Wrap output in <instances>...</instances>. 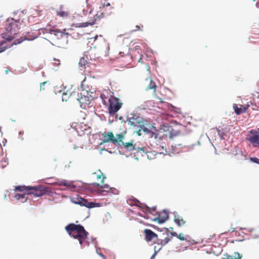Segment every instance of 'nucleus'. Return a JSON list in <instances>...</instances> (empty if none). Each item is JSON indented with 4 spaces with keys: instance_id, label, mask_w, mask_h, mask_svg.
Instances as JSON below:
<instances>
[{
    "instance_id": "16",
    "label": "nucleus",
    "mask_w": 259,
    "mask_h": 259,
    "mask_svg": "<svg viewBox=\"0 0 259 259\" xmlns=\"http://www.w3.org/2000/svg\"><path fill=\"white\" fill-rule=\"evenodd\" d=\"M217 130L218 132V134L222 140L225 139L224 136H226V134L229 132V130H228L227 127L222 128L221 129L217 128Z\"/></svg>"
},
{
    "instance_id": "19",
    "label": "nucleus",
    "mask_w": 259,
    "mask_h": 259,
    "mask_svg": "<svg viewBox=\"0 0 259 259\" xmlns=\"http://www.w3.org/2000/svg\"><path fill=\"white\" fill-rule=\"evenodd\" d=\"M96 19L95 18L91 22H86L83 23H78L76 26V27H86L90 25L92 26L96 23Z\"/></svg>"
},
{
    "instance_id": "29",
    "label": "nucleus",
    "mask_w": 259,
    "mask_h": 259,
    "mask_svg": "<svg viewBox=\"0 0 259 259\" xmlns=\"http://www.w3.org/2000/svg\"><path fill=\"white\" fill-rule=\"evenodd\" d=\"M86 63H87V61L84 57L81 58L78 63L79 67L85 68Z\"/></svg>"
},
{
    "instance_id": "42",
    "label": "nucleus",
    "mask_w": 259,
    "mask_h": 259,
    "mask_svg": "<svg viewBox=\"0 0 259 259\" xmlns=\"http://www.w3.org/2000/svg\"><path fill=\"white\" fill-rule=\"evenodd\" d=\"M150 135H151V136L152 137H154L155 139H156L157 137V134L155 132H154L152 131H151Z\"/></svg>"
},
{
    "instance_id": "7",
    "label": "nucleus",
    "mask_w": 259,
    "mask_h": 259,
    "mask_svg": "<svg viewBox=\"0 0 259 259\" xmlns=\"http://www.w3.org/2000/svg\"><path fill=\"white\" fill-rule=\"evenodd\" d=\"M86 94L87 95H85L84 93L82 94L81 93L80 94H78V97L77 99L81 104H89L90 102L93 99V97L89 94L88 91H87Z\"/></svg>"
},
{
    "instance_id": "47",
    "label": "nucleus",
    "mask_w": 259,
    "mask_h": 259,
    "mask_svg": "<svg viewBox=\"0 0 259 259\" xmlns=\"http://www.w3.org/2000/svg\"><path fill=\"white\" fill-rule=\"evenodd\" d=\"M46 83H47V82H43L40 83V90H44V88L43 87H44V85H45V84Z\"/></svg>"
},
{
    "instance_id": "11",
    "label": "nucleus",
    "mask_w": 259,
    "mask_h": 259,
    "mask_svg": "<svg viewBox=\"0 0 259 259\" xmlns=\"http://www.w3.org/2000/svg\"><path fill=\"white\" fill-rule=\"evenodd\" d=\"M174 222L178 225L179 227H181L186 223L185 221H184L182 217L180 216L178 212L176 211L174 212Z\"/></svg>"
},
{
    "instance_id": "43",
    "label": "nucleus",
    "mask_w": 259,
    "mask_h": 259,
    "mask_svg": "<svg viewBox=\"0 0 259 259\" xmlns=\"http://www.w3.org/2000/svg\"><path fill=\"white\" fill-rule=\"evenodd\" d=\"M116 136H117V139H118L119 140H122L124 138V136L122 134H117Z\"/></svg>"
},
{
    "instance_id": "25",
    "label": "nucleus",
    "mask_w": 259,
    "mask_h": 259,
    "mask_svg": "<svg viewBox=\"0 0 259 259\" xmlns=\"http://www.w3.org/2000/svg\"><path fill=\"white\" fill-rule=\"evenodd\" d=\"M53 184L55 185L63 186L66 187H68L69 186L67 181L65 180L58 181L57 182L53 183Z\"/></svg>"
},
{
    "instance_id": "33",
    "label": "nucleus",
    "mask_w": 259,
    "mask_h": 259,
    "mask_svg": "<svg viewBox=\"0 0 259 259\" xmlns=\"http://www.w3.org/2000/svg\"><path fill=\"white\" fill-rule=\"evenodd\" d=\"M144 206L145 207L146 210L145 211L147 212H150V210L152 209L153 211H155L156 209V206H153L152 208L149 207L146 204H144Z\"/></svg>"
},
{
    "instance_id": "12",
    "label": "nucleus",
    "mask_w": 259,
    "mask_h": 259,
    "mask_svg": "<svg viewBox=\"0 0 259 259\" xmlns=\"http://www.w3.org/2000/svg\"><path fill=\"white\" fill-rule=\"evenodd\" d=\"M144 233L145 239L148 241H151L153 238L157 237V235L150 229H145Z\"/></svg>"
},
{
    "instance_id": "2",
    "label": "nucleus",
    "mask_w": 259,
    "mask_h": 259,
    "mask_svg": "<svg viewBox=\"0 0 259 259\" xmlns=\"http://www.w3.org/2000/svg\"><path fill=\"white\" fill-rule=\"evenodd\" d=\"M15 191L25 192L27 194L33 195L36 197H40L46 194H49L51 192L44 185L37 186H17L15 187Z\"/></svg>"
},
{
    "instance_id": "35",
    "label": "nucleus",
    "mask_w": 259,
    "mask_h": 259,
    "mask_svg": "<svg viewBox=\"0 0 259 259\" xmlns=\"http://www.w3.org/2000/svg\"><path fill=\"white\" fill-rule=\"evenodd\" d=\"M250 160L254 163H256L259 165V158L254 157H250Z\"/></svg>"
},
{
    "instance_id": "63",
    "label": "nucleus",
    "mask_w": 259,
    "mask_h": 259,
    "mask_svg": "<svg viewBox=\"0 0 259 259\" xmlns=\"http://www.w3.org/2000/svg\"><path fill=\"white\" fill-rule=\"evenodd\" d=\"M105 179V177H103V179L102 180V182H103L104 181Z\"/></svg>"
},
{
    "instance_id": "13",
    "label": "nucleus",
    "mask_w": 259,
    "mask_h": 259,
    "mask_svg": "<svg viewBox=\"0 0 259 259\" xmlns=\"http://www.w3.org/2000/svg\"><path fill=\"white\" fill-rule=\"evenodd\" d=\"M90 185H93L95 187H100V186L99 183H93L92 184H86V183H83L80 187L81 188H82L84 190H87L90 192H94L93 189L90 187Z\"/></svg>"
},
{
    "instance_id": "44",
    "label": "nucleus",
    "mask_w": 259,
    "mask_h": 259,
    "mask_svg": "<svg viewBox=\"0 0 259 259\" xmlns=\"http://www.w3.org/2000/svg\"><path fill=\"white\" fill-rule=\"evenodd\" d=\"M240 230H246L248 232H252L253 231H254V229L253 228H240Z\"/></svg>"
},
{
    "instance_id": "24",
    "label": "nucleus",
    "mask_w": 259,
    "mask_h": 259,
    "mask_svg": "<svg viewBox=\"0 0 259 259\" xmlns=\"http://www.w3.org/2000/svg\"><path fill=\"white\" fill-rule=\"evenodd\" d=\"M151 227L154 229L156 230L157 231H159L160 232H163L165 231L164 233H163V234H166L167 235H168L169 233L168 232V229L166 228H159L158 227L156 226L155 225H151Z\"/></svg>"
},
{
    "instance_id": "18",
    "label": "nucleus",
    "mask_w": 259,
    "mask_h": 259,
    "mask_svg": "<svg viewBox=\"0 0 259 259\" xmlns=\"http://www.w3.org/2000/svg\"><path fill=\"white\" fill-rule=\"evenodd\" d=\"M109 188H111L109 185L108 184H104L103 185H101L100 186V189H99L97 191V193L99 194V195H106L107 193H109V191H107V190H102L104 188H106V189H109Z\"/></svg>"
},
{
    "instance_id": "38",
    "label": "nucleus",
    "mask_w": 259,
    "mask_h": 259,
    "mask_svg": "<svg viewBox=\"0 0 259 259\" xmlns=\"http://www.w3.org/2000/svg\"><path fill=\"white\" fill-rule=\"evenodd\" d=\"M109 190H111V192L114 194H118V190L113 187L109 188Z\"/></svg>"
},
{
    "instance_id": "10",
    "label": "nucleus",
    "mask_w": 259,
    "mask_h": 259,
    "mask_svg": "<svg viewBox=\"0 0 259 259\" xmlns=\"http://www.w3.org/2000/svg\"><path fill=\"white\" fill-rule=\"evenodd\" d=\"M71 202L76 204L79 205L81 206H85L87 208H89V205L90 204V202H89L87 199L78 196L75 198L71 199Z\"/></svg>"
},
{
    "instance_id": "49",
    "label": "nucleus",
    "mask_w": 259,
    "mask_h": 259,
    "mask_svg": "<svg viewBox=\"0 0 259 259\" xmlns=\"http://www.w3.org/2000/svg\"><path fill=\"white\" fill-rule=\"evenodd\" d=\"M96 252L102 258H104V255L102 253H100V252H99L98 251V249L96 248Z\"/></svg>"
},
{
    "instance_id": "58",
    "label": "nucleus",
    "mask_w": 259,
    "mask_h": 259,
    "mask_svg": "<svg viewBox=\"0 0 259 259\" xmlns=\"http://www.w3.org/2000/svg\"><path fill=\"white\" fill-rule=\"evenodd\" d=\"M229 231H231L232 232H234L235 231V229L234 228H231V230H230Z\"/></svg>"
},
{
    "instance_id": "64",
    "label": "nucleus",
    "mask_w": 259,
    "mask_h": 259,
    "mask_svg": "<svg viewBox=\"0 0 259 259\" xmlns=\"http://www.w3.org/2000/svg\"><path fill=\"white\" fill-rule=\"evenodd\" d=\"M136 27L137 28L136 30H138L140 28V27L138 25H137Z\"/></svg>"
},
{
    "instance_id": "14",
    "label": "nucleus",
    "mask_w": 259,
    "mask_h": 259,
    "mask_svg": "<svg viewBox=\"0 0 259 259\" xmlns=\"http://www.w3.org/2000/svg\"><path fill=\"white\" fill-rule=\"evenodd\" d=\"M168 212L166 209H163L160 216L159 224H163L168 219Z\"/></svg>"
},
{
    "instance_id": "55",
    "label": "nucleus",
    "mask_w": 259,
    "mask_h": 259,
    "mask_svg": "<svg viewBox=\"0 0 259 259\" xmlns=\"http://www.w3.org/2000/svg\"><path fill=\"white\" fill-rule=\"evenodd\" d=\"M71 161H69V162L68 165H66L65 166H66V167H67V168H69V167H70V164H71Z\"/></svg>"
},
{
    "instance_id": "45",
    "label": "nucleus",
    "mask_w": 259,
    "mask_h": 259,
    "mask_svg": "<svg viewBox=\"0 0 259 259\" xmlns=\"http://www.w3.org/2000/svg\"><path fill=\"white\" fill-rule=\"evenodd\" d=\"M135 130L136 131L137 134L138 136H141L142 135V130H141V128H137V130Z\"/></svg>"
},
{
    "instance_id": "50",
    "label": "nucleus",
    "mask_w": 259,
    "mask_h": 259,
    "mask_svg": "<svg viewBox=\"0 0 259 259\" xmlns=\"http://www.w3.org/2000/svg\"><path fill=\"white\" fill-rule=\"evenodd\" d=\"M170 234L172 237H177V235H178L177 233L175 232H171V233H170Z\"/></svg>"
},
{
    "instance_id": "1",
    "label": "nucleus",
    "mask_w": 259,
    "mask_h": 259,
    "mask_svg": "<svg viewBox=\"0 0 259 259\" xmlns=\"http://www.w3.org/2000/svg\"><path fill=\"white\" fill-rule=\"evenodd\" d=\"M65 229L70 236L78 240L81 246L88 239L89 233L84 229V227L80 224L77 225L70 223L67 225Z\"/></svg>"
},
{
    "instance_id": "32",
    "label": "nucleus",
    "mask_w": 259,
    "mask_h": 259,
    "mask_svg": "<svg viewBox=\"0 0 259 259\" xmlns=\"http://www.w3.org/2000/svg\"><path fill=\"white\" fill-rule=\"evenodd\" d=\"M70 94L67 93L63 92L62 93V100L63 101H67L69 97Z\"/></svg>"
},
{
    "instance_id": "6",
    "label": "nucleus",
    "mask_w": 259,
    "mask_h": 259,
    "mask_svg": "<svg viewBox=\"0 0 259 259\" xmlns=\"http://www.w3.org/2000/svg\"><path fill=\"white\" fill-rule=\"evenodd\" d=\"M124 148L129 151L137 150L138 152L142 151L144 153H147V152L146 148L144 147H140L136 144H133L132 142L125 143Z\"/></svg>"
},
{
    "instance_id": "4",
    "label": "nucleus",
    "mask_w": 259,
    "mask_h": 259,
    "mask_svg": "<svg viewBox=\"0 0 259 259\" xmlns=\"http://www.w3.org/2000/svg\"><path fill=\"white\" fill-rule=\"evenodd\" d=\"M126 122L128 125L133 126L135 130H137L139 126V125L146 122L142 117L137 115L134 113H131L126 117Z\"/></svg>"
},
{
    "instance_id": "28",
    "label": "nucleus",
    "mask_w": 259,
    "mask_h": 259,
    "mask_svg": "<svg viewBox=\"0 0 259 259\" xmlns=\"http://www.w3.org/2000/svg\"><path fill=\"white\" fill-rule=\"evenodd\" d=\"M33 39H34V38H31V39L27 38L25 36V37H24V38L23 39H15L14 41V42H13V44L16 45H18V44H21L24 40H27L30 41V40H33Z\"/></svg>"
},
{
    "instance_id": "46",
    "label": "nucleus",
    "mask_w": 259,
    "mask_h": 259,
    "mask_svg": "<svg viewBox=\"0 0 259 259\" xmlns=\"http://www.w3.org/2000/svg\"><path fill=\"white\" fill-rule=\"evenodd\" d=\"M161 249V247L157 251L155 250V252L154 254L151 256L150 259H154V257L156 255V254L157 253V252Z\"/></svg>"
},
{
    "instance_id": "40",
    "label": "nucleus",
    "mask_w": 259,
    "mask_h": 259,
    "mask_svg": "<svg viewBox=\"0 0 259 259\" xmlns=\"http://www.w3.org/2000/svg\"><path fill=\"white\" fill-rule=\"evenodd\" d=\"M116 119H119V120H121V123H125L126 122V120H123V118L122 116H119L118 117L117 115H116Z\"/></svg>"
},
{
    "instance_id": "34",
    "label": "nucleus",
    "mask_w": 259,
    "mask_h": 259,
    "mask_svg": "<svg viewBox=\"0 0 259 259\" xmlns=\"http://www.w3.org/2000/svg\"><path fill=\"white\" fill-rule=\"evenodd\" d=\"M57 15L62 17H67L68 15V13L67 12L61 11L58 12Z\"/></svg>"
},
{
    "instance_id": "60",
    "label": "nucleus",
    "mask_w": 259,
    "mask_h": 259,
    "mask_svg": "<svg viewBox=\"0 0 259 259\" xmlns=\"http://www.w3.org/2000/svg\"><path fill=\"white\" fill-rule=\"evenodd\" d=\"M134 201H135V202H138V203H140V201H139L138 199H136V198H134Z\"/></svg>"
},
{
    "instance_id": "54",
    "label": "nucleus",
    "mask_w": 259,
    "mask_h": 259,
    "mask_svg": "<svg viewBox=\"0 0 259 259\" xmlns=\"http://www.w3.org/2000/svg\"><path fill=\"white\" fill-rule=\"evenodd\" d=\"M110 6V3H108L106 5L104 4V5H103V7H108V6Z\"/></svg>"
},
{
    "instance_id": "39",
    "label": "nucleus",
    "mask_w": 259,
    "mask_h": 259,
    "mask_svg": "<svg viewBox=\"0 0 259 259\" xmlns=\"http://www.w3.org/2000/svg\"><path fill=\"white\" fill-rule=\"evenodd\" d=\"M116 144H118V145L120 146L121 147L122 146L124 147L125 145V143L122 141V140H119L118 141H117V142H116Z\"/></svg>"
},
{
    "instance_id": "20",
    "label": "nucleus",
    "mask_w": 259,
    "mask_h": 259,
    "mask_svg": "<svg viewBox=\"0 0 259 259\" xmlns=\"http://www.w3.org/2000/svg\"><path fill=\"white\" fill-rule=\"evenodd\" d=\"M145 122H144L143 123L139 125V126L138 127V128H141V130H142L143 131H144V132H145L146 133V134H147V135L150 134V133H151V131H152L151 130L152 128H154L156 130L155 127L154 126H151L150 128H149L145 126Z\"/></svg>"
},
{
    "instance_id": "41",
    "label": "nucleus",
    "mask_w": 259,
    "mask_h": 259,
    "mask_svg": "<svg viewBox=\"0 0 259 259\" xmlns=\"http://www.w3.org/2000/svg\"><path fill=\"white\" fill-rule=\"evenodd\" d=\"M91 240L92 242L93 243H94L95 248H97V241H96V238H94V237H92L91 238Z\"/></svg>"
},
{
    "instance_id": "56",
    "label": "nucleus",
    "mask_w": 259,
    "mask_h": 259,
    "mask_svg": "<svg viewBox=\"0 0 259 259\" xmlns=\"http://www.w3.org/2000/svg\"><path fill=\"white\" fill-rule=\"evenodd\" d=\"M104 16V13L103 12L101 13V15L100 16L99 18H101Z\"/></svg>"
},
{
    "instance_id": "5",
    "label": "nucleus",
    "mask_w": 259,
    "mask_h": 259,
    "mask_svg": "<svg viewBox=\"0 0 259 259\" xmlns=\"http://www.w3.org/2000/svg\"><path fill=\"white\" fill-rule=\"evenodd\" d=\"M122 103L119 102V99L115 98L114 102H110L108 108L109 113L110 116L114 115L122 106Z\"/></svg>"
},
{
    "instance_id": "36",
    "label": "nucleus",
    "mask_w": 259,
    "mask_h": 259,
    "mask_svg": "<svg viewBox=\"0 0 259 259\" xmlns=\"http://www.w3.org/2000/svg\"><path fill=\"white\" fill-rule=\"evenodd\" d=\"M157 213L158 214V215L157 217L151 219V220L152 221H153V222H157L158 223V224H159V221H160V214H159L158 212H157Z\"/></svg>"
},
{
    "instance_id": "21",
    "label": "nucleus",
    "mask_w": 259,
    "mask_h": 259,
    "mask_svg": "<svg viewBox=\"0 0 259 259\" xmlns=\"http://www.w3.org/2000/svg\"><path fill=\"white\" fill-rule=\"evenodd\" d=\"M241 257L242 254L239 253L238 252H235L233 255L227 254L226 257L222 258V259H241Z\"/></svg>"
},
{
    "instance_id": "37",
    "label": "nucleus",
    "mask_w": 259,
    "mask_h": 259,
    "mask_svg": "<svg viewBox=\"0 0 259 259\" xmlns=\"http://www.w3.org/2000/svg\"><path fill=\"white\" fill-rule=\"evenodd\" d=\"M177 237L182 241L186 240V239L184 238V234L182 233H180L179 235H178Z\"/></svg>"
},
{
    "instance_id": "26",
    "label": "nucleus",
    "mask_w": 259,
    "mask_h": 259,
    "mask_svg": "<svg viewBox=\"0 0 259 259\" xmlns=\"http://www.w3.org/2000/svg\"><path fill=\"white\" fill-rule=\"evenodd\" d=\"M156 87H157V86H156L155 83L151 79H150V82H149L148 85L147 86V87L146 88V90H151V89L155 90Z\"/></svg>"
},
{
    "instance_id": "62",
    "label": "nucleus",
    "mask_w": 259,
    "mask_h": 259,
    "mask_svg": "<svg viewBox=\"0 0 259 259\" xmlns=\"http://www.w3.org/2000/svg\"><path fill=\"white\" fill-rule=\"evenodd\" d=\"M101 175H98V176H97V179H101Z\"/></svg>"
},
{
    "instance_id": "22",
    "label": "nucleus",
    "mask_w": 259,
    "mask_h": 259,
    "mask_svg": "<svg viewBox=\"0 0 259 259\" xmlns=\"http://www.w3.org/2000/svg\"><path fill=\"white\" fill-rule=\"evenodd\" d=\"M172 237L170 238L166 237L164 240L161 239H157V244H160L162 246L165 245L166 244H167L171 240Z\"/></svg>"
},
{
    "instance_id": "30",
    "label": "nucleus",
    "mask_w": 259,
    "mask_h": 259,
    "mask_svg": "<svg viewBox=\"0 0 259 259\" xmlns=\"http://www.w3.org/2000/svg\"><path fill=\"white\" fill-rule=\"evenodd\" d=\"M88 208H92L94 207H99L101 206V204L98 202H90V204L89 205Z\"/></svg>"
},
{
    "instance_id": "8",
    "label": "nucleus",
    "mask_w": 259,
    "mask_h": 259,
    "mask_svg": "<svg viewBox=\"0 0 259 259\" xmlns=\"http://www.w3.org/2000/svg\"><path fill=\"white\" fill-rule=\"evenodd\" d=\"M102 136L104 138V140L100 145H102V143H108L109 142H112L114 144H116V142H117V139L114 136L112 132H105L102 134Z\"/></svg>"
},
{
    "instance_id": "9",
    "label": "nucleus",
    "mask_w": 259,
    "mask_h": 259,
    "mask_svg": "<svg viewBox=\"0 0 259 259\" xmlns=\"http://www.w3.org/2000/svg\"><path fill=\"white\" fill-rule=\"evenodd\" d=\"M250 133L251 134L250 136L248 138H247L246 139L248 140L251 143L254 145V146H256L254 144H259V134L257 131H253L251 130L250 131Z\"/></svg>"
},
{
    "instance_id": "15",
    "label": "nucleus",
    "mask_w": 259,
    "mask_h": 259,
    "mask_svg": "<svg viewBox=\"0 0 259 259\" xmlns=\"http://www.w3.org/2000/svg\"><path fill=\"white\" fill-rule=\"evenodd\" d=\"M171 150L173 153H179L183 148L186 147V146H183L182 144H172L171 146Z\"/></svg>"
},
{
    "instance_id": "61",
    "label": "nucleus",
    "mask_w": 259,
    "mask_h": 259,
    "mask_svg": "<svg viewBox=\"0 0 259 259\" xmlns=\"http://www.w3.org/2000/svg\"><path fill=\"white\" fill-rule=\"evenodd\" d=\"M256 7H257V8H259V3H258V2H257V3H256Z\"/></svg>"
},
{
    "instance_id": "53",
    "label": "nucleus",
    "mask_w": 259,
    "mask_h": 259,
    "mask_svg": "<svg viewBox=\"0 0 259 259\" xmlns=\"http://www.w3.org/2000/svg\"><path fill=\"white\" fill-rule=\"evenodd\" d=\"M84 242L85 243V244H87V246H89L90 244V242L89 240H88L87 239H86L84 241Z\"/></svg>"
},
{
    "instance_id": "52",
    "label": "nucleus",
    "mask_w": 259,
    "mask_h": 259,
    "mask_svg": "<svg viewBox=\"0 0 259 259\" xmlns=\"http://www.w3.org/2000/svg\"><path fill=\"white\" fill-rule=\"evenodd\" d=\"M249 106L248 105L246 106L245 107H244L243 110V112H245L246 111V110H247Z\"/></svg>"
},
{
    "instance_id": "59",
    "label": "nucleus",
    "mask_w": 259,
    "mask_h": 259,
    "mask_svg": "<svg viewBox=\"0 0 259 259\" xmlns=\"http://www.w3.org/2000/svg\"><path fill=\"white\" fill-rule=\"evenodd\" d=\"M69 35V33H68V32H63V35Z\"/></svg>"
},
{
    "instance_id": "17",
    "label": "nucleus",
    "mask_w": 259,
    "mask_h": 259,
    "mask_svg": "<svg viewBox=\"0 0 259 259\" xmlns=\"http://www.w3.org/2000/svg\"><path fill=\"white\" fill-rule=\"evenodd\" d=\"M49 33L51 34H54L55 36H57L58 38L59 37H62L63 36V32L59 29H49Z\"/></svg>"
},
{
    "instance_id": "51",
    "label": "nucleus",
    "mask_w": 259,
    "mask_h": 259,
    "mask_svg": "<svg viewBox=\"0 0 259 259\" xmlns=\"http://www.w3.org/2000/svg\"><path fill=\"white\" fill-rule=\"evenodd\" d=\"M7 48V47H3L0 48V53L5 51Z\"/></svg>"
},
{
    "instance_id": "3",
    "label": "nucleus",
    "mask_w": 259,
    "mask_h": 259,
    "mask_svg": "<svg viewBox=\"0 0 259 259\" xmlns=\"http://www.w3.org/2000/svg\"><path fill=\"white\" fill-rule=\"evenodd\" d=\"M12 21L6 26L5 31L1 34L2 37L8 41H10L15 38V35L17 33V30L19 29L18 27L20 19L15 20L12 18Z\"/></svg>"
},
{
    "instance_id": "27",
    "label": "nucleus",
    "mask_w": 259,
    "mask_h": 259,
    "mask_svg": "<svg viewBox=\"0 0 259 259\" xmlns=\"http://www.w3.org/2000/svg\"><path fill=\"white\" fill-rule=\"evenodd\" d=\"M233 107L235 113L237 115H240L242 113H243V110L241 108L238 107L236 104H234Z\"/></svg>"
},
{
    "instance_id": "57",
    "label": "nucleus",
    "mask_w": 259,
    "mask_h": 259,
    "mask_svg": "<svg viewBox=\"0 0 259 259\" xmlns=\"http://www.w3.org/2000/svg\"><path fill=\"white\" fill-rule=\"evenodd\" d=\"M4 162H6L7 163V164H8V158H6L5 160H4Z\"/></svg>"
},
{
    "instance_id": "48",
    "label": "nucleus",
    "mask_w": 259,
    "mask_h": 259,
    "mask_svg": "<svg viewBox=\"0 0 259 259\" xmlns=\"http://www.w3.org/2000/svg\"><path fill=\"white\" fill-rule=\"evenodd\" d=\"M258 232V234H252L251 235L252 237L253 238L256 239V238H257L259 237V231Z\"/></svg>"
},
{
    "instance_id": "31",
    "label": "nucleus",
    "mask_w": 259,
    "mask_h": 259,
    "mask_svg": "<svg viewBox=\"0 0 259 259\" xmlns=\"http://www.w3.org/2000/svg\"><path fill=\"white\" fill-rule=\"evenodd\" d=\"M170 130H169V137L170 139H172L174 137L177 136L178 135V132L174 130V129L170 127Z\"/></svg>"
},
{
    "instance_id": "23",
    "label": "nucleus",
    "mask_w": 259,
    "mask_h": 259,
    "mask_svg": "<svg viewBox=\"0 0 259 259\" xmlns=\"http://www.w3.org/2000/svg\"><path fill=\"white\" fill-rule=\"evenodd\" d=\"M28 195L27 193H25L24 194H15L14 197L17 200H20L21 199H24V200L22 201V202L24 203L26 201L27 199V197L26 196Z\"/></svg>"
}]
</instances>
